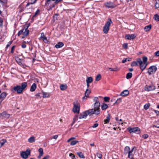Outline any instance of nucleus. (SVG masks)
Wrapping results in <instances>:
<instances>
[{
    "label": "nucleus",
    "mask_w": 159,
    "mask_h": 159,
    "mask_svg": "<svg viewBox=\"0 0 159 159\" xmlns=\"http://www.w3.org/2000/svg\"><path fill=\"white\" fill-rule=\"evenodd\" d=\"M27 83L24 82L22 83L21 85H16L14 86L11 89V91L13 93L16 92L18 94H21L23 91L25 90V88L27 87Z\"/></svg>",
    "instance_id": "obj_1"
},
{
    "label": "nucleus",
    "mask_w": 159,
    "mask_h": 159,
    "mask_svg": "<svg viewBox=\"0 0 159 159\" xmlns=\"http://www.w3.org/2000/svg\"><path fill=\"white\" fill-rule=\"evenodd\" d=\"M143 61H142L140 58L137 59V62L139 64L141 70L143 71L144 70L148 64L147 62L148 58L146 57H143Z\"/></svg>",
    "instance_id": "obj_2"
},
{
    "label": "nucleus",
    "mask_w": 159,
    "mask_h": 159,
    "mask_svg": "<svg viewBox=\"0 0 159 159\" xmlns=\"http://www.w3.org/2000/svg\"><path fill=\"white\" fill-rule=\"evenodd\" d=\"M100 104L99 102H95L94 108L89 109L93 115V114H95L96 115H98L100 114Z\"/></svg>",
    "instance_id": "obj_3"
},
{
    "label": "nucleus",
    "mask_w": 159,
    "mask_h": 159,
    "mask_svg": "<svg viewBox=\"0 0 159 159\" xmlns=\"http://www.w3.org/2000/svg\"><path fill=\"white\" fill-rule=\"evenodd\" d=\"M62 0H47L45 3V5L47 7L49 6L50 8H52L61 2Z\"/></svg>",
    "instance_id": "obj_4"
},
{
    "label": "nucleus",
    "mask_w": 159,
    "mask_h": 159,
    "mask_svg": "<svg viewBox=\"0 0 159 159\" xmlns=\"http://www.w3.org/2000/svg\"><path fill=\"white\" fill-rule=\"evenodd\" d=\"M30 153V151L29 149H27L25 151H21L20 152V156L23 158L24 159H27Z\"/></svg>",
    "instance_id": "obj_5"
},
{
    "label": "nucleus",
    "mask_w": 159,
    "mask_h": 159,
    "mask_svg": "<svg viewBox=\"0 0 159 159\" xmlns=\"http://www.w3.org/2000/svg\"><path fill=\"white\" fill-rule=\"evenodd\" d=\"M74 107L73 109V111L75 113L78 114L79 113L80 109V104L76 101L73 103Z\"/></svg>",
    "instance_id": "obj_6"
},
{
    "label": "nucleus",
    "mask_w": 159,
    "mask_h": 159,
    "mask_svg": "<svg viewBox=\"0 0 159 159\" xmlns=\"http://www.w3.org/2000/svg\"><path fill=\"white\" fill-rule=\"evenodd\" d=\"M111 22L112 21L111 19H110L105 24L103 28V31L105 34H107L108 33L109 30Z\"/></svg>",
    "instance_id": "obj_7"
},
{
    "label": "nucleus",
    "mask_w": 159,
    "mask_h": 159,
    "mask_svg": "<svg viewBox=\"0 0 159 159\" xmlns=\"http://www.w3.org/2000/svg\"><path fill=\"white\" fill-rule=\"evenodd\" d=\"M28 27H25L23 29L19 31L18 33V36H20L23 34L24 36H27L29 32V31L28 30Z\"/></svg>",
    "instance_id": "obj_8"
},
{
    "label": "nucleus",
    "mask_w": 159,
    "mask_h": 159,
    "mask_svg": "<svg viewBox=\"0 0 159 159\" xmlns=\"http://www.w3.org/2000/svg\"><path fill=\"white\" fill-rule=\"evenodd\" d=\"M88 115L89 116L93 115L91 111L89 110H87L81 113L79 116V118L81 119L84 118Z\"/></svg>",
    "instance_id": "obj_9"
},
{
    "label": "nucleus",
    "mask_w": 159,
    "mask_h": 159,
    "mask_svg": "<svg viewBox=\"0 0 159 159\" xmlns=\"http://www.w3.org/2000/svg\"><path fill=\"white\" fill-rule=\"evenodd\" d=\"M157 70V68L156 66H151L148 69V73L149 75L155 74Z\"/></svg>",
    "instance_id": "obj_10"
},
{
    "label": "nucleus",
    "mask_w": 159,
    "mask_h": 159,
    "mask_svg": "<svg viewBox=\"0 0 159 159\" xmlns=\"http://www.w3.org/2000/svg\"><path fill=\"white\" fill-rule=\"evenodd\" d=\"M156 89V87L153 84L146 85L144 87V90L147 91L154 90Z\"/></svg>",
    "instance_id": "obj_11"
},
{
    "label": "nucleus",
    "mask_w": 159,
    "mask_h": 159,
    "mask_svg": "<svg viewBox=\"0 0 159 159\" xmlns=\"http://www.w3.org/2000/svg\"><path fill=\"white\" fill-rule=\"evenodd\" d=\"M10 114L7 113L6 111H4L0 113V118L2 119H7L10 117Z\"/></svg>",
    "instance_id": "obj_12"
},
{
    "label": "nucleus",
    "mask_w": 159,
    "mask_h": 159,
    "mask_svg": "<svg viewBox=\"0 0 159 159\" xmlns=\"http://www.w3.org/2000/svg\"><path fill=\"white\" fill-rule=\"evenodd\" d=\"M128 129L130 133H134L137 132H138V133H139L140 130L139 129L138 127L129 128Z\"/></svg>",
    "instance_id": "obj_13"
},
{
    "label": "nucleus",
    "mask_w": 159,
    "mask_h": 159,
    "mask_svg": "<svg viewBox=\"0 0 159 159\" xmlns=\"http://www.w3.org/2000/svg\"><path fill=\"white\" fill-rule=\"evenodd\" d=\"M105 5L108 8H114L116 7V5L115 4L111 2H107L106 3Z\"/></svg>",
    "instance_id": "obj_14"
},
{
    "label": "nucleus",
    "mask_w": 159,
    "mask_h": 159,
    "mask_svg": "<svg viewBox=\"0 0 159 159\" xmlns=\"http://www.w3.org/2000/svg\"><path fill=\"white\" fill-rule=\"evenodd\" d=\"M136 37L135 35L134 34H127L125 36V38L126 39L129 40H131L133 39H134Z\"/></svg>",
    "instance_id": "obj_15"
},
{
    "label": "nucleus",
    "mask_w": 159,
    "mask_h": 159,
    "mask_svg": "<svg viewBox=\"0 0 159 159\" xmlns=\"http://www.w3.org/2000/svg\"><path fill=\"white\" fill-rule=\"evenodd\" d=\"M40 38L43 40L44 42L46 43H48V41L47 39V38L44 35L43 33H42L41 34Z\"/></svg>",
    "instance_id": "obj_16"
},
{
    "label": "nucleus",
    "mask_w": 159,
    "mask_h": 159,
    "mask_svg": "<svg viewBox=\"0 0 159 159\" xmlns=\"http://www.w3.org/2000/svg\"><path fill=\"white\" fill-rule=\"evenodd\" d=\"M130 151V150L129 147L128 146H126L124 149V154H128Z\"/></svg>",
    "instance_id": "obj_17"
},
{
    "label": "nucleus",
    "mask_w": 159,
    "mask_h": 159,
    "mask_svg": "<svg viewBox=\"0 0 159 159\" xmlns=\"http://www.w3.org/2000/svg\"><path fill=\"white\" fill-rule=\"evenodd\" d=\"M134 149V148H133L130 150V151L129 152V153H128V157L129 158H130L131 159H132L133 158L134 154L133 153V150Z\"/></svg>",
    "instance_id": "obj_18"
},
{
    "label": "nucleus",
    "mask_w": 159,
    "mask_h": 159,
    "mask_svg": "<svg viewBox=\"0 0 159 159\" xmlns=\"http://www.w3.org/2000/svg\"><path fill=\"white\" fill-rule=\"evenodd\" d=\"M7 96V93L5 92H3L1 93L0 95V99L3 100Z\"/></svg>",
    "instance_id": "obj_19"
},
{
    "label": "nucleus",
    "mask_w": 159,
    "mask_h": 159,
    "mask_svg": "<svg viewBox=\"0 0 159 159\" xmlns=\"http://www.w3.org/2000/svg\"><path fill=\"white\" fill-rule=\"evenodd\" d=\"M129 93L128 91L127 90H125L121 93L120 95L122 96H125L128 95Z\"/></svg>",
    "instance_id": "obj_20"
},
{
    "label": "nucleus",
    "mask_w": 159,
    "mask_h": 159,
    "mask_svg": "<svg viewBox=\"0 0 159 159\" xmlns=\"http://www.w3.org/2000/svg\"><path fill=\"white\" fill-rule=\"evenodd\" d=\"M64 44L61 42H59L55 45V47L57 48H59L63 46Z\"/></svg>",
    "instance_id": "obj_21"
},
{
    "label": "nucleus",
    "mask_w": 159,
    "mask_h": 159,
    "mask_svg": "<svg viewBox=\"0 0 159 159\" xmlns=\"http://www.w3.org/2000/svg\"><path fill=\"white\" fill-rule=\"evenodd\" d=\"M37 86L35 83H33L30 89V91L31 92H33L36 89Z\"/></svg>",
    "instance_id": "obj_22"
},
{
    "label": "nucleus",
    "mask_w": 159,
    "mask_h": 159,
    "mask_svg": "<svg viewBox=\"0 0 159 159\" xmlns=\"http://www.w3.org/2000/svg\"><path fill=\"white\" fill-rule=\"evenodd\" d=\"M67 85L66 84H61L60 85V88L61 90H64L67 89Z\"/></svg>",
    "instance_id": "obj_23"
},
{
    "label": "nucleus",
    "mask_w": 159,
    "mask_h": 159,
    "mask_svg": "<svg viewBox=\"0 0 159 159\" xmlns=\"http://www.w3.org/2000/svg\"><path fill=\"white\" fill-rule=\"evenodd\" d=\"M152 25H149L146 26L144 28V30L145 31H149L150 29H151Z\"/></svg>",
    "instance_id": "obj_24"
},
{
    "label": "nucleus",
    "mask_w": 159,
    "mask_h": 159,
    "mask_svg": "<svg viewBox=\"0 0 159 159\" xmlns=\"http://www.w3.org/2000/svg\"><path fill=\"white\" fill-rule=\"evenodd\" d=\"M110 120V116L108 114L106 117V119L104 120V124L107 123L109 122Z\"/></svg>",
    "instance_id": "obj_25"
},
{
    "label": "nucleus",
    "mask_w": 159,
    "mask_h": 159,
    "mask_svg": "<svg viewBox=\"0 0 159 159\" xmlns=\"http://www.w3.org/2000/svg\"><path fill=\"white\" fill-rule=\"evenodd\" d=\"M43 98L48 97L50 96V94L49 93L43 92Z\"/></svg>",
    "instance_id": "obj_26"
},
{
    "label": "nucleus",
    "mask_w": 159,
    "mask_h": 159,
    "mask_svg": "<svg viewBox=\"0 0 159 159\" xmlns=\"http://www.w3.org/2000/svg\"><path fill=\"white\" fill-rule=\"evenodd\" d=\"M108 107V105L105 103H104L101 105V108L102 110H104L107 109Z\"/></svg>",
    "instance_id": "obj_27"
},
{
    "label": "nucleus",
    "mask_w": 159,
    "mask_h": 159,
    "mask_svg": "<svg viewBox=\"0 0 159 159\" xmlns=\"http://www.w3.org/2000/svg\"><path fill=\"white\" fill-rule=\"evenodd\" d=\"M6 142L7 140L5 139H2L0 141V148H1Z\"/></svg>",
    "instance_id": "obj_28"
},
{
    "label": "nucleus",
    "mask_w": 159,
    "mask_h": 159,
    "mask_svg": "<svg viewBox=\"0 0 159 159\" xmlns=\"http://www.w3.org/2000/svg\"><path fill=\"white\" fill-rule=\"evenodd\" d=\"M131 66H138L139 65V64L137 62V59L136 60V61H134L132 62L131 63Z\"/></svg>",
    "instance_id": "obj_29"
},
{
    "label": "nucleus",
    "mask_w": 159,
    "mask_h": 159,
    "mask_svg": "<svg viewBox=\"0 0 159 159\" xmlns=\"http://www.w3.org/2000/svg\"><path fill=\"white\" fill-rule=\"evenodd\" d=\"M29 142L32 143L35 141L34 137V136H32L28 139Z\"/></svg>",
    "instance_id": "obj_30"
},
{
    "label": "nucleus",
    "mask_w": 159,
    "mask_h": 159,
    "mask_svg": "<svg viewBox=\"0 0 159 159\" xmlns=\"http://www.w3.org/2000/svg\"><path fill=\"white\" fill-rule=\"evenodd\" d=\"M77 153L80 158H85L84 155L81 152H77Z\"/></svg>",
    "instance_id": "obj_31"
},
{
    "label": "nucleus",
    "mask_w": 159,
    "mask_h": 159,
    "mask_svg": "<svg viewBox=\"0 0 159 159\" xmlns=\"http://www.w3.org/2000/svg\"><path fill=\"white\" fill-rule=\"evenodd\" d=\"M93 81L92 78L91 77H88L87 78V79L86 80V81L87 83H91Z\"/></svg>",
    "instance_id": "obj_32"
},
{
    "label": "nucleus",
    "mask_w": 159,
    "mask_h": 159,
    "mask_svg": "<svg viewBox=\"0 0 159 159\" xmlns=\"http://www.w3.org/2000/svg\"><path fill=\"white\" fill-rule=\"evenodd\" d=\"M131 58H126L124 59L122 61V62L123 63H125L127 61H131Z\"/></svg>",
    "instance_id": "obj_33"
},
{
    "label": "nucleus",
    "mask_w": 159,
    "mask_h": 159,
    "mask_svg": "<svg viewBox=\"0 0 159 159\" xmlns=\"http://www.w3.org/2000/svg\"><path fill=\"white\" fill-rule=\"evenodd\" d=\"M155 7L156 8H158L159 7V0H155Z\"/></svg>",
    "instance_id": "obj_34"
},
{
    "label": "nucleus",
    "mask_w": 159,
    "mask_h": 159,
    "mask_svg": "<svg viewBox=\"0 0 159 159\" xmlns=\"http://www.w3.org/2000/svg\"><path fill=\"white\" fill-rule=\"evenodd\" d=\"M101 75L99 74H98L96 77L95 80L97 81H99L101 80Z\"/></svg>",
    "instance_id": "obj_35"
},
{
    "label": "nucleus",
    "mask_w": 159,
    "mask_h": 159,
    "mask_svg": "<svg viewBox=\"0 0 159 159\" xmlns=\"http://www.w3.org/2000/svg\"><path fill=\"white\" fill-rule=\"evenodd\" d=\"M153 127H155L159 128V121H155L154 122V125H153Z\"/></svg>",
    "instance_id": "obj_36"
},
{
    "label": "nucleus",
    "mask_w": 159,
    "mask_h": 159,
    "mask_svg": "<svg viewBox=\"0 0 159 159\" xmlns=\"http://www.w3.org/2000/svg\"><path fill=\"white\" fill-rule=\"evenodd\" d=\"M132 75V73L130 72H129L127 74L126 78L128 79H129L131 78Z\"/></svg>",
    "instance_id": "obj_37"
},
{
    "label": "nucleus",
    "mask_w": 159,
    "mask_h": 159,
    "mask_svg": "<svg viewBox=\"0 0 159 159\" xmlns=\"http://www.w3.org/2000/svg\"><path fill=\"white\" fill-rule=\"evenodd\" d=\"M154 18L156 21H159V16L157 14H156L154 16Z\"/></svg>",
    "instance_id": "obj_38"
},
{
    "label": "nucleus",
    "mask_w": 159,
    "mask_h": 159,
    "mask_svg": "<svg viewBox=\"0 0 159 159\" xmlns=\"http://www.w3.org/2000/svg\"><path fill=\"white\" fill-rule=\"evenodd\" d=\"M91 91L90 90L88 89H87L85 93V95L89 96V95Z\"/></svg>",
    "instance_id": "obj_39"
},
{
    "label": "nucleus",
    "mask_w": 159,
    "mask_h": 159,
    "mask_svg": "<svg viewBox=\"0 0 159 159\" xmlns=\"http://www.w3.org/2000/svg\"><path fill=\"white\" fill-rule=\"evenodd\" d=\"M78 142V141L77 140L72 141L70 142V145H74L76 144Z\"/></svg>",
    "instance_id": "obj_40"
},
{
    "label": "nucleus",
    "mask_w": 159,
    "mask_h": 159,
    "mask_svg": "<svg viewBox=\"0 0 159 159\" xmlns=\"http://www.w3.org/2000/svg\"><path fill=\"white\" fill-rule=\"evenodd\" d=\"M121 102V98H119L117 99L116 101L115 102L114 104H119L120 102Z\"/></svg>",
    "instance_id": "obj_41"
},
{
    "label": "nucleus",
    "mask_w": 159,
    "mask_h": 159,
    "mask_svg": "<svg viewBox=\"0 0 159 159\" xmlns=\"http://www.w3.org/2000/svg\"><path fill=\"white\" fill-rule=\"evenodd\" d=\"M93 102H99L98 101V98L97 97H95L93 99Z\"/></svg>",
    "instance_id": "obj_42"
},
{
    "label": "nucleus",
    "mask_w": 159,
    "mask_h": 159,
    "mask_svg": "<svg viewBox=\"0 0 159 159\" xmlns=\"http://www.w3.org/2000/svg\"><path fill=\"white\" fill-rule=\"evenodd\" d=\"M96 155L100 159H102V155L101 154L97 152Z\"/></svg>",
    "instance_id": "obj_43"
},
{
    "label": "nucleus",
    "mask_w": 159,
    "mask_h": 159,
    "mask_svg": "<svg viewBox=\"0 0 159 159\" xmlns=\"http://www.w3.org/2000/svg\"><path fill=\"white\" fill-rule=\"evenodd\" d=\"M78 120V118L75 117L73 119V120L72 121V124H71V125H73L75 122Z\"/></svg>",
    "instance_id": "obj_44"
},
{
    "label": "nucleus",
    "mask_w": 159,
    "mask_h": 159,
    "mask_svg": "<svg viewBox=\"0 0 159 159\" xmlns=\"http://www.w3.org/2000/svg\"><path fill=\"white\" fill-rule=\"evenodd\" d=\"M69 156L71 157L72 159H76L75 158V156L72 153H70L69 154Z\"/></svg>",
    "instance_id": "obj_45"
},
{
    "label": "nucleus",
    "mask_w": 159,
    "mask_h": 159,
    "mask_svg": "<svg viewBox=\"0 0 159 159\" xmlns=\"http://www.w3.org/2000/svg\"><path fill=\"white\" fill-rule=\"evenodd\" d=\"M149 107V105L148 104H146L144 106V108L145 110L148 109Z\"/></svg>",
    "instance_id": "obj_46"
},
{
    "label": "nucleus",
    "mask_w": 159,
    "mask_h": 159,
    "mask_svg": "<svg viewBox=\"0 0 159 159\" xmlns=\"http://www.w3.org/2000/svg\"><path fill=\"white\" fill-rule=\"evenodd\" d=\"M123 47L124 48L128 49V44L127 43H124L123 45Z\"/></svg>",
    "instance_id": "obj_47"
},
{
    "label": "nucleus",
    "mask_w": 159,
    "mask_h": 159,
    "mask_svg": "<svg viewBox=\"0 0 159 159\" xmlns=\"http://www.w3.org/2000/svg\"><path fill=\"white\" fill-rule=\"evenodd\" d=\"M104 100L106 102H108L110 99V98L107 97H105L104 98Z\"/></svg>",
    "instance_id": "obj_48"
},
{
    "label": "nucleus",
    "mask_w": 159,
    "mask_h": 159,
    "mask_svg": "<svg viewBox=\"0 0 159 159\" xmlns=\"http://www.w3.org/2000/svg\"><path fill=\"white\" fill-rule=\"evenodd\" d=\"M39 154H43V149L42 148H40L39 149Z\"/></svg>",
    "instance_id": "obj_49"
},
{
    "label": "nucleus",
    "mask_w": 159,
    "mask_h": 159,
    "mask_svg": "<svg viewBox=\"0 0 159 159\" xmlns=\"http://www.w3.org/2000/svg\"><path fill=\"white\" fill-rule=\"evenodd\" d=\"M89 97V96H87V95H85V96L83 97L82 98V99L83 101H85L87 99V98Z\"/></svg>",
    "instance_id": "obj_50"
},
{
    "label": "nucleus",
    "mask_w": 159,
    "mask_h": 159,
    "mask_svg": "<svg viewBox=\"0 0 159 159\" xmlns=\"http://www.w3.org/2000/svg\"><path fill=\"white\" fill-rule=\"evenodd\" d=\"M148 136V135L147 134H144L142 135V137L144 139H147Z\"/></svg>",
    "instance_id": "obj_51"
},
{
    "label": "nucleus",
    "mask_w": 159,
    "mask_h": 159,
    "mask_svg": "<svg viewBox=\"0 0 159 159\" xmlns=\"http://www.w3.org/2000/svg\"><path fill=\"white\" fill-rule=\"evenodd\" d=\"M154 55L156 57L159 56V51H157L154 53Z\"/></svg>",
    "instance_id": "obj_52"
},
{
    "label": "nucleus",
    "mask_w": 159,
    "mask_h": 159,
    "mask_svg": "<svg viewBox=\"0 0 159 159\" xmlns=\"http://www.w3.org/2000/svg\"><path fill=\"white\" fill-rule=\"evenodd\" d=\"M3 20L0 17V27H2V25Z\"/></svg>",
    "instance_id": "obj_53"
},
{
    "label": "nucleus",
    "mask_w": 159,
    "mask_h": 159,
    "mask_svg": "<svg viewBox=\"0 0 159 159\" xmlns=\"http://www.w3.org/2000/svg\"><path fill=\"white\" fill-rule=\"evenodd\" d=\"M39 12V10H38L35 13L33 16L34 17V16H36L38 14Z\"/></svg>",
    "instance_id": "obj_54"
},
{
    "label": "nucleus",
    "mask_w": 159,
    "mask_h": 159,
    "mask_svg": "<svg viewBox=\"0 0 159 159\" xmlns=\"http://www.w3.org/2000/svg\"><path fill=\"white\" fill-rule=\"evenodd\" d=\"M41 93H37L35 95V96H36L37 98L38 97H41V96H40Z\"/></svg>",
    "instance_id": "obj_55"
},
{
    "label": "nucleus",
    "mask_w": 159,
    "mask_h": 159,
    "mask_svg": "<svg viewBox=\"0 0 159 159\" xmlns=\"http://www.w3.org/2000/svg\"><path fill=\"white\" fill-rule=\"evenodd\" d=\"M12 43V42L11 41H10L8 43V44H7V46H6V48H8L10 45Z\"/></svg>",
    "instance_id": "obj_56"
},
{
    "label": "nucleus",
    "mask_w": 159,
    "mask_h": 159,
    "mask_svg": "<svg viewBox=\"0 0 159 159\" xmlns=\"http://www.w3.org/2000/svg\"><path fill=\"white\" fill-rule=\"evenodd\" d=\"M120 70V69L118 67H116L114 68V71H118Z\"/></svg>",
    "instance_id": "obj_57"
},
{
    "label": "nucleus",
    "mask_w": 159,
    "mask_h": 159,
    "mask_svg": "<svg viewBox=\"0 0 159 159\" xmlns=\"http://www.w3.org/2000/svg\"><path fill=\"white\" fill-rule=\"evenodd\" d=\"M98 123H95L93 125V126L92 127L93 128H96L98 126Z\"/></svg>",
    "instance_id": "obj_58"
},
{
    "label": "nucleus",
    "mask_w": 159,
    "mask_h": 159,
    "mask_svg": "<svg viewBox=\"0 0 159 159\" xmlns=\"http://www.w3.org/2000/svg\"><path fill=\"white\" fill-rule=\"evenodd\" d=\"M110 70L111 71H114V68H112L110 67H107V70Z\"/></svg>",
    "instance_id": "obj_59"
},
{
    "label": "nucleus",
    "mask_w": 159,
    "mask_h": 159,
    "mask_svg": "<svg viewBox=\"0 0 159 159\" xmlns=\"http://www.w3.org/2000/svg\"><path fill=\"white\" fill-rule=\"evenodd\" d=\"M37 0H31V2L30 3L31 4H34L36 2V1Z\"/></svg>",
    "instance_id": "obj_60"
},
{
    "label": "nucleus",
    "mask_w": 159,
    "mask_h": 159,
    "mask_svg": "<svg viewBox=\"0 0 159 159\" xmlns=\"http://www.w3.org/2000/svg\"><path fill=\"white\" fill-rule=\"evenodd\" d=\"M49 158V155H47L43 158L42 159H48Z\"/></svg>",
    "instance_id": "obj_61"
},
{
    "label": "nucleus",
    "mask_w": 159,
    "mask_h": 159,
    "mask_svg": "<svg viewBox=\"0 0 159 159\" xmlns=\"http://www.w3.org/2000/svg\"><path fill=\"white\" fill-rule=\"evenodd\" d=\"M58 137V136L57 135H56L53 137L52 138L54 139H57Z\"/></svg>",
    "instance_id": "obj_62"
},
{
    "label": "nucleus",
    "mask_w": 159,
    "mask_h": 159,
    "mask_svg": "<svg viewBox=\"0 0 159 159\" xmlns=\"http://www.w3.org/2000/svg\"><path fill=\"white\" fill-rule=\"evenodd\" d=\"M15 46H13L11 48V53H13V50L15 48Z\"/></svg>",
    "instance_id": "obj_63"
},
{
    "label": "nucleus",
    "mask_w": 159,
    "mask_h": 159,
    "mask_svg": "<svg viewBox=\"0 0 159 159\" xmlns=\"http://www.w3.org/2000/svg\"><path fill=\"white\" fill-rule=\"evenodd\" d=\"M18 63L21 66L24 67V65L20 61L18 62Z\"/></svg>",
    "instance_id": "obj_64"
}]
</instances>
